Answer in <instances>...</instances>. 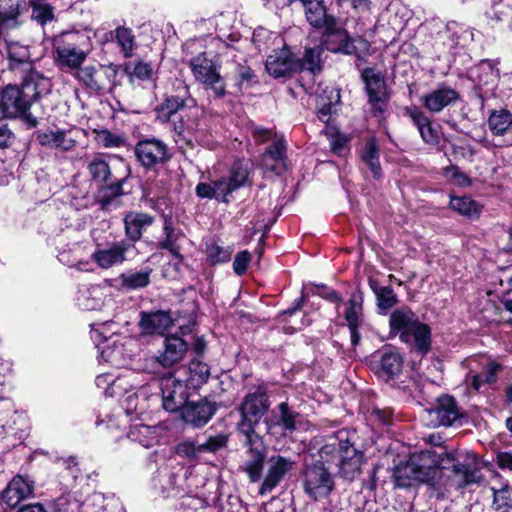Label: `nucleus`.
<instances>
[{"instance_id": "26", "label": "nucleus", "mask_w": 512, "mask_h": 512, "mask_svg": "<svg viewBox=\"0 0 512 512\" xmlns=\"http://www.w3.org/2000/svg\"><path fill=\"white\" fill-rule=\"evenodd\" d=\"M246 458L240 466L251 482H258L262 477L265 462V450L263 443L247 445Z\"/></svg>"}, {"instance_id": "31", "label": "nucleus", "mask_w": 512, "mask_h": 512, "mask_svg": "<svg viewBox=\"0 0 512 512\" xmlns=\"http://www.w3.org/2000/svg\"><path fill=\"white\" fill-rule=\"evenodd\" d=\"M269 404L265 391L257 389L249 393L240 406L241 417H254L259 419L268 409Z\"/></svg>"}, {"instance_id": "52", "label": "nucleus", "mask_w": 512, "mask_h": 512, "mask_svg": "<svg viewBox=\"0 0 512 512\" xmlns=\"http://www.w3.org/2000/svg\"><path fill=\"white\" fill-rule=\"evenodd\" d=\"M174 450L178 456L188 460H193L202 454L200 444H197L193 440H183L179 442Z\"/></svg>"}, {"instance_id": "3", "label": "nucleus", "mask_w": 512, "mask_h": 512, "mask_svg": "<svg viewBox=\"0 0 512 512\" xmlns=\"http://www.w3.org/2000/svg\"><path fill=\"white\" fill-rule=\"evenodd\" d=\"M51 89L50 78L41 72H30L21 78V86L9 85L2 91L0 109L8 118L25 117L33 102Z\"/></svg>"}, {"instance_id": "63", "label": "nucleus", "mask_w": 512, "mask_h": 512, "mask_svg": "<svg viewBox=\"0 0 512 512\" xmlns=\"http://www.w3.org/2000/svg\"><path fill=\"white\" fill-rule=\"evenodd\" d=\"M445 174L447 177L452 178L457 185L460 186H469L470 179L461 171H459L456 167L446 168Z\"/></svg>"}, {"instance_id": "55", "label": "nucleus", "mask_w": 512, "mask_h": 512, "mask_svg": "<svg viewBox=\"0 0 512 512\" xmlns=\"http://www.w3.org/2000/svg\"><path fill=\"white\" fill-rule=\"evenodd\" d=\"M97 141L106 148H118L125 144V138L121 135L102 130L97 134Z\"/></svg>"}, {"instance_id": "44", "label": "nucleus", "mask_w": 512, "mask_h": 512, "mask_svg": "<svg viewBox=\"0 0 512 512\" xmlns=\"http://www.w3.org/2000/svg\"><path fill=\"white\" fill-rule=\"evenodd\" d=\"M362 159L369 167L375 178L380 176L381 168L379 163L378 148L374 139H369L362 152Z\"/></svg>"}, {"instance_id": "9", "label": "nucleus", "mask_w": 512, "mask_h": 512, "mask_svg": "<svg viewBox=\"0 0 512 512\" xmlns=\"http://www.w3.org/2000/svg\"><path fill=\"white\" fill-rule=\"evenodd\" d=\"M190 67L196 81L211 89L214 94L221 97L225 94V84L214 61L201 53L190 61Z\"/></svg>"}, {"instance_id": "54", "label": "nucleus", "mask_w": 512, "mask_h": 512, "mask_svg": "<svg viewBox=\"0 0 512 512\" xmlns=\"http://www.w3.org/2000/svg\"><path fill=\"white\" fill-rule=\"evenodd\" d=\"M309 70L315 73L320 69V48L306 49L303 60L300 61V69Z\"/></svg>"}, {"instance_id": "27", "label": "nucleus", "mask_w": 512, "mask_h": 512, "mask_svg": "<svg viewBox=\"0 0 512 512\" xmlns=\"http://www.w3.org/2000/svg\"><path fill=\"white\" fill-rule=\"evenodd\" d=\"M429 415L434 425L450 426L460 417V412L454 398L445 395L438 398L437 404L429 411Z\"/></svg>"}, {"instance_id": "24", "label": "nucleus", "mask_w": 512, "mask_h": 512, "mask_svg": "<svg viewBox=\"0 0 512 512\" xmlns=\"http://www.w3.org/2000/svg\"><path fill=\"white\" fill-rule=\"evenodd\" d=\"M34 484L29 478L15 476L3 492L2 499L4 503L15 508L21 501L33 495Z\"/></svg>"}, {"instance_id": "19", "label": "nucleus", "mask_w": 512, "mask_h": 512, "mask_svg": "<svg viewBox=\"0 0 512 512\" xmlns=\"http://www.w3.org/2000/svg\"><path fill=\"white\" fill-rule=\"evenodd\" d=\"M126 173L121 178L113 176L108 163L100 158H93L88 164V171L92 179L97 183H109V189L114 195L122 193V185L128 176V167L125 166Z\"/></svg>"}, {"instance_id": "14", "label": "nucleus", "mask_w": 512, "mask_h": 512, "mask_svg": "<svg viewBox=\"0 0 512 512\" xmlns=\"http://www.w3.org/2000/svg\"><path fill=\"white\" fill-rule=\"evenodd\" d=\"M187 384L176 379L173 375L166 376L160 381L163 408L168 412H176L187 403Z\"/></svg>"}, {"instance_id": "30", "label": "nucleus", "mask_w": 512, "mask_h": 512, "mask_svg": "<svg viewBox=\"0 0 512 512\" xmlns=\"http://www.w3.org/2000/svg\"><path fill=\"white\" fill-rule=\"evenodd\" d=\"M488 127L493 135L505 136V146H512V114L506 109L493 110L488 117Z\"/></svg>"}, {"instance_id": "20", "label": "nucleus", "mask_w": 512, "mask_h": 512, "mask_svg": "<svg viewBox=\"0 0 512 512\" xmlns=\"http://www.w3.org/2000/svg\"><path fill=\"white\" fill-rule=\"evenodd\" d=\"M188 344L176 335L164 339L163 350L159 351L154 361L163 368H170L182 361L187 353Z\"/></svg>"}, {"instance_id": "61", "label": "nucleus", "mask_w": 512, "mask_h": 512, "mask_svg": "<svg viewBox=\"0 0 512 512\" xmlns=\"http://www.w3.org/2000/svg\"><path fill=\"white\" fill-rule=\"evenodd\" d=\"M21 14L0 15L2 36L9 30H14L21 25Z\"/></svg>"}, {"instance_id": "57", "label": "nucleus", "mask_w": 512, "mask_h": 512, "mask_svg": "<svg viewBox=\"0 0 512 512\" xmlns=\"http://www.w3.org/2000/svg\"><path fill=\"white\" fill-rule=\"evenodd\" d=\"M25 8V0H0V15L22 14Z\"/></svg>"}, {"instance_id": "1", "label": "nucleus", "mask_w": 512, "mask_h": 512, "mask_svg": "<svg viewBox=\"0 0 512 512\" xmlns=\"http://www.w3.org/2000/svg\"><path fill=\"white\" fill-rule=\"evenodd\" d=\"M442 462V457L433 450L414 453L395 467V484L406 488L426 483L429 497L444 499L451 489H460L481 479L480 471L469 463L454 464L451 475L445 477Z\"/></svg>"}, {"instance_id": "36", "label": "nucleus", "mask_w": 512, "mask_h": 512, "mask_svg": "<svg viewBox=\"0 0 512 512\" xmlns=\"http://www.w3.org/2000/svg\"><path fill=\"white\" fill-rule=\"evenodd\" d=\"M157 430L155 427L141 423L133 424L129 428L128 438L143 447H152L157 442Z\"/></svg>"}, {"instance_id": "16", "label": "nucleus", "mask_w": 512, "mask_h": 512, "mask_svg": "<svg viewBox=\"0 0 512 512\" xmlns=\"http://www.w3.org/2000/svg\"><path fill=\"white\" fill-rule=\"evenodd\" d=\"M132 249H134V245L121 240L105 246H97L91 258L100 268L109 269L124 263L127 260V254Z\"/></svg>"}, {"instance_id": "56", "label": "nucleus", "mask_w": 512, "mask_h": 512, "mask_svg": "<svg viewBox=\"0 0 512 512\" xmlns=\"http://www.w3.org/2000/svg\"><path fill=\"white\" fill-rule=\"evenodd\" d=\"M227 444V436L225 434H217L215 436H210L207 440L200 444L202 453H214L221 448L225 447Z\"/></svg>"}, {"instance_id": "15", "label": "nucleus", "mask_w": 512, "mask_h": 512, "mask_svg": "<svg viewBox=\"0 0 512 512\" xmlns=\"http://www.w3.org/2000/svg\"><path fill=\"white\" fill-rule=\"evenodd\" d=\"M295 464V460L290 457L282 455L271 456L267 461V472L260 486L259 493L261 495L270 493L293 470Z\"/></svg>"}, {"instance_id": "7", "label": "nucleus", "mask_w": 512, "mask_h": 512, "mask_svg": "<svg viewBox=\"0 0 512 512\" xmlns=\"http://www.w3.org/2000/svg\"><path fill=\"white\" fill-rule=\"evenodd\" d=\"M250 173V164L247 161L237 162L232 166L231 175L211 183L201 182L196 186V194L200 198H214L227 202V196L233 191L243 187Z\"/></svg>"}, {"instance_id": "46", "label": "nucleus", "mask_w": 512, "mask_h": 512, "mask_svg": "<svg viewBox=\"0 0 512 512\" xmlns=\"http://www.w3.org/2000/svg\"><path fill=\"white\" fill-rule=\"evenodd\" d=\"M165 238L159 242V246L162 249L168 250L172 255L179 257L180 246L178 244L182 234L180 231L175 230L169 221H165L164 224Z\"/></svg>"}, {"instance_id": "23", "label": "nucleus", "mask_w": 512, "mask_h": 512, "mask_svg": "<svg viewBox=\"0 0 512 512\" xmlns=\"http://www.w3.org/2000/svg\"><path fill=\"white\" fill-rule=\"evenodd\" d=\"M36 139L43 147L63 152L73 150L77 143L76 139L72 137L71 130L62 129L39 131Z\"/></svg>"}, {"instance_id": "18", "label": "nucleus", "mask_w": 512, "mask_h": 512, "mask_svg": "<svg viewBox=\"0 0 512 512\" xmlns=\"http://www.w3.org/2000/svg\"><path fill=\"white\" fill-rule=\"evenodd\" d=\"M265 67L274 78L286 77L300 69V61L283 45L281 49L273 50L267 57Z\"/></svg>"}, {"instance_id": "6", "label": "nucleus", "mask_w": 512, "mask_h": 512, "mask_svg": "<svg viewBox=\"0 0 512 512\" xmlns=\"http://www.w3.org/2000/svg\"><path fill=\"white\" fill-rule=\"evenodd\" d=\"M319 454L321 460L327 463L337 460L339 474L345 479L353 480L361 473L363 453L348 441L332 439L320 449Z\"/></svg>"}, {"instance_id": "37", "label": "nucleus", "mask_w": 512, "mask_h": 512, "mask_svg": "<svg viewBox=\"0 0 512 512\" xmlns=\"http://www.w3.org/2000/svg\"><path fill=\"white\" fill-rule=\"evenodd\" d=\"M450 207L468 218H477L482 211V206L468 196L451 197Z\"/></svg>"}, {"instance_id": "59", "label": "nucleus", "mask_w": 512, "mask_h": 512, "mask_svg": "<svg viewBox=\"0 0 512 512\" xmlns=\"http://www.w3.org/2000/svg\"><path fill=\"white\" fill-rule=\"evenodd\" d=\"M196 129L195 123H183L180 125H175L174 130L176 133L182 137L187 143H191L193 140H197L196 135H194Z\"/></svg>"}, {"instance_id": "43", "label": "nucleus", "mask_w": 512, "mask_h": 512, "mask_svg": "<svg viewBox=\"0 0 512 512\" xmlns=\"http://www.w3.org/2000/svg\"><path fill=\"white\" fill-rule=\"evenodd\" d=\"M81 502L70 494L62 495L47 504V512H80Z\"/></svg>"}, {"instance_id": "38", "label": "nucleus", "mask_w": 512, "mask_h": 512, "mask_svg": "<svg viewBox=\"0 0 512 512\" xmlns=\"http://www.w3.org/2000/svg\"><path fill=\"white\" fill-rule=\"evenodd\" d=\"M151 271V269L147 268L142 271L122 273L119 276L121 286L128 290L144 288L150 283Z\"/></svg>"}, {"instance_id": "58", "label": "nucleus", "mask_w": 512, "mask_h": 512, "mask_svg": "<svg viewBox=\"0 0 512 512\" xmlns=\"http://www.w3.org/2000/svg\"><path fill=\"white\" fill-rule=\"evenodd\" d=\"M235 77L238 85H250L255 80V74L252 69L244 64H239L235 71Z\"/></svg>"}, {"instance_id": "51", "label": "nucleus", "mask_w": 512, "mask_h": 512, "mask_svg": "<svg viewBox=\"0 0 512 512\" xmlns=\"http://www.w3.org/2000/svg\"><path fill=\"white\" fill-rule=\"evenodd\" d=\"M75 77L81 81L87 88L91 90L101 89L98 80L96 79L97 70L94 66H85L83 68L75 69Z\"/></svg>"}, {"instance_id": "32", "label": "nucleus", "mask_w": 512, "mask_h": 512, "mask_svg": "<svg viewBox=\"0 0 512 512\" xmlns=\"http://www.w3.org/2000/svg\"><path fill=\"white\" fill-rule=\"evenodd\" d=\"M106 293L100 285L83 287L79 290L77 304L83 310H98L104 305Z\"/></svg>"}, {"instance_id": "28", "label": "nucleus", "mask_w": 512, "mask_h": 512, "mask_svg": "<svg viewBox=\"0 0 512 512\" xmlns=\"http://www.w3.org/2000/svg\"><path fill=\"white\" fill-rule=\"evenodd\" d=\"M139 324L142 331L146 334L163 335L164 332L173 326V319L170 313L165 311L143 312Z\"/></svg>"}, {"instance_id": "42", "label": "nucleus", "mask_w": 512, "mask_h": 512, "mask_svg": "<svg viewBox=\"0 0 512 512\" xmlns=\"http://www.w3.org/2000/svg\"><path fill=\"white\" fill-rule=\"evenodd\" d=\"M95 382L96 385L99 388H103L105 394L110 397L121 395L122 392L127 391V389L123 386V378H114L112 375L108 373H104L97 376Z\"/></svg>"}, {"instance_id": "45", "label": "nucleus", "mask_w": 512, "mask_h": 512, "mask_svg": "<svg viewBox=\"0 0 512 512\" xmlns=\"http://www.w3.org/2000/svg\"><path fill=\"white\" fill-rule=\"evenodd\" d=\"M370 287L376 295L379 309L388 310L397 303V296L391 288L379 286L372 280H370Z\"/></svg>"}, {"instance_id": "11", "label": "nucleus", "mask_w": 512, "mask_h": 512, "mask_svg": "<svg viewBox=\"0 0 512 512\" xmlns=\"http://www.w3.org/2000/svg\"><path fill=\"white\" fill-rule=\"evenodd\" d=\"M374 116L382 115L387 108V87L383 75L373 68H365L361 73Z\"/></svg>"}, {"instance_id": "29", "label": "nucleus", "mask_w": 512, "mask_h": 512, "mask_svg": "<svg viewBox=\"0 0 512 512\" xmlns=\"http://www.w3.org/2000/svg\"><path fill=\"white\" fill-rule=\"evenodd\" d=\"M195 109L196 101L189 96L188 90L184 87V94L167 97L158 108V117L163 120H169L173 115L184 109Z\"/></svg>"}, {"instance_id": "47", "label": "nucleus", "mask_w": 512, "mask_h": 512, "mask_svg": "<svg viewBox=\"0 0 512 512\" xmlns=\"http://www.w3.org/2000/svg\"><path fill=\"white\" fill-rule=\"evenodd\" d=\"M231 247H223L217 241H211L206 245V254L212 265L228 262L232 255Z\"/></svg>"}, {"instance_id": "12", "label": "nucleus", "mask_w": 512, "mask_h": 512, "mask_svg": "<svg viewBox=\"0 0 512 512\" xmlns=\"http://www.w3.org/2000/svg\"><path fill=\"white\" fill-rule=\"evenodd\" d=\"M333 478L329 468L323 463H316L307 466L303 475L304 491L313 499L324 497L329 494L333 488Z\"/></svg>"}, {"instance_id": "17", "label": "nucleus", "mask_w": 512, "mask_h": 512, "mask_svg": "<svg viewBox=\"0 0 512 512\" xmlns=\"http://www.w3.org/2000/svg\"><path fill=\"white\" fill-rule=\"evenodd\" d=\"M6 50L10 62V68L19 74L20 78L30 72H38L31 61L29 46L5 36Z\"/></svg>"}, {"instance_id": "53", "label": "nucleus", "mask_w": 512, "mask_h": 512, "mask_svg": "<svg viewBox=\"0 0 512 512\" xmlns=\"http://www.w3.org/2000/svg\"><path fill=\"white\" fill-rule=\"evenodd\" d=\"M32 15L31 17L39 24L45 25L47 22L53 20V8L42 2H32Z\"/></svg>"}, {"instance_id": "64", "label": "nucleus", "mask_w": 512, "mask_h": 512, "mask_svg": "<svg viewBox=\"0 0 512 512\" xmlns=\"http://www.w3.org/2000/svg\"><path fill=\"white\" fill-rule=\"evenodd\" d=\"M267 512H295V509L290 503L276 499L269 504Z\"/></svg>"}, {"instance_id": "21", "label": "nucleus", "mask_w": 512, "mask_h": 512, "mask_svg": "<svg viewBox=\"0 0 512 512\" xmlns=\"http://www.w3.org/2000/svg\"><path fill=\"white\" fill-rule=\"evenodd\" d=\"M286 144L283 137H276L261 158L265 173L281 175L286 170Z\"/></svg>"}, {"instance_id": "5", "label": "nucleus", "mask_w": 512, "mask_h": 512, "mask_svg": "<svg viewBox=\"0 0 512 512\" xmlns=\"http://www.w3.org/2000/svg\"><path fill=\"white\" fill-rule=\"evenodd\" d=\"M112 325L113 323L92 325L91 339L98 349L100 360L115 367L126 366L132 353L126 348L127 341L120 336H114V332L110 331Z\"/></svg>"}, {"instance_id": "60", "label": "nucleus", "mask_w": 512, "mask_h": 512, "mask_svg": "<svg viewBox=\"0 0 512 512\" xmlns=\"http://www.w3.org/2000/svg\"><path fill=\"white\" fill-rule=\"evenodd\" d=\"M251 255L247 250L237 253L233 263V269L236 274L242 275L246 272Z\"/></svg>"}, {"instance_id": "22", "label": "nucleus", "mask_w": 512, "mask_h": 512, "mask_svg": "<svg viewBox=\"0 0 512 512\" xmlns=\"http://www.w3.org/2000/svg\"><path fill=\"white\" fill-rule=\"evenodd\" d=\"M215 412V405L203 399L187 402L181 409V418L185 423L199 428L207 424Z\"/></svg>"}, {"instance_id": "4", "label": "nucleus", "mask_w": 512, "mask_h": 512, "mask_svg": "<svg viewBox=\"0 0 512 512\" xmlns=\"http://www.w3.org/2000/svg\"><path fill=\"white\" fill-rule=\"evenodd\" d=\"M390 336H399L400 340L412 350L427 353L431 346V330L419 321L416 314L407 307L395 309L389 317Z\"/></svg>"}, {"instance_id": "25", "label": "nucleus", "mask_w": 512, "mask_h": 512, "mask_svg": "<svg viewBox=\"0 0 512 512\" xmlns=\"http://www.w3.org/2000/svg\"><path fill=\"white\" fill-rule=\"evenodd\" d=\"M459 93L450 87L441 86L421 98L423 106L432 113H439L444 108L459 100Z\"/></svg>"}, {"instance_id": "50", "label": "nucleus", "mask_w": 512, "mask_h": 512, "mask_svg": "<svg viewBox=\"0 0 512 512\" xmlns=\"http://www.w3.org/2000/svg\"><path fill=\"white\" fill-rule=\"evenodd\" d=\"M345 319L349 329H353V327H360L363 322L362 305L355 297H352L348 301V307L345 311Z\"/></svg>"}, {"instance_id": "41", "label": "nucleus", "mask_w": 512, "mask_h": 512, "mask_svg": "<svg viewBox=\"0 0 512 512\" xmlns=\"http://www.w3.org/2000/svg\"><path fill=\"white\" fill-rule=\"evenodd\" d=\"M114 40L117 42L125 58L133 55L136 40L133 31L126 26H117L114 30Z\"/></svg>"}, {"instance_id": "8", "label": "nucleus", "mask_w": 512, "mask_h": 512, "mask_svg": "<svg viewBox=\"0 0 512 512\" xmlns=\"http://www.w3.org/2000/svg\"><path fill=\"white\" fill-rule=\"evenodd\" d=\"M469 369L465 377V383L469 390L480 392L485 384H493L501 370L500 364L491 361L485 356H475L466 361Z\"/></svg>"}, {"instance_id": "34", "label": "nucleus", "mask_w": 512, "mask_h": 512, "mask_svg": "<svg viewBox=\"0 0 512 512\" xmlns=\"http://www.w3.org/2000/svg\"><path fill=\"white\" fill-rule=\"evenodd\" d=\"M153 222V218L144 213H129L124 218L125 233L131 241L141 238L143 229Z\"/></svg>"}, {"instance_id": "35", "label": "nucleus", "mask_w": 512, "mask_h": 512, "mask_svg": "<svg viewBox=\"0 0 512 512\" xmlns=\"http://www.w3.org/2000/svg\"><path fill=\"white\" fill-rule=\"evenodd\" d=\"M408 113L414 125L417 127L422 139L428 144L438 143L437 131L432 127L428 117L416 108L409 110Z\"/></svg>"}, {"instance_id": "40", "label": "nucleus", "mask_w": 512, "mask_h": 512, "mask_svg": "<svg viewBox=\"0 0 512 512\" xmlns=\"http://www.w3.org/2000/svg\"><path fill=\"white\" fill-rule=\"evenodd\" d=\"M189 376L187 385L192 388H199L204 385L210 376V369L206 363L199 360H192L188 366Z\"/></svg>"}, {"instance_id": "10", "label": "nucleus", "mask_w": 512, "mask_h": 512, "mask_svg": "<svg viewBox=\"0 0 512 512\" xmlns=\"http://www.w3.org/2000/svg\"><path fill=\"white\" fill-rule=\"evenodd\" d=\"M77 36V33H63L54 39L55 59L59 66L75 70L85 61L87 53L76 45Z\"/></svg>"}, {"instance_id": "2", "label": "nucleus", "mask_w": 512, "mask_h": 512, "mask_svg": "<svg viewBox=\"0 0 512 512\" xmlns=\"http://www.w3.org/2000/svg\"><path fill=\"white\" fill-rule=\"evenodd\" d=\"M289 4L301 2L304 7L306 20L315 28H324L330 39L327 41V49L334 52L354 54L359 58L366 54L370 44L368 41L357 38L352 39L348 33L338 27L335 17L328 13L324 0H288Z\"/></svg>"}, {"instance_id": "13", "label": "nucleus", "mask_w": 512, "mask_h": 512, "mask_svg": "<svg viewBox=\"0 0 512 512\" xmlns=\"http://www.w3.org/2000/svg\"><path fill=\"white\" fill-rule=\"evenodd\" d=\"M135 155L140 164L145 168H152L170 159L167 145L156 138L139 141L135 146Z\"/></svg>"}, {"instance_id": "33", "label": "nucleus", "mask_w": 512, "mask_h": 512, "mask_svg": "<svg viewBox=\"0 0 512 512\" xmlns=\"http://www.w3.org/2000/svg\"><path fill=\"white\" fill-rule=\"evenodd\" d=\"M402 365L403 359L397 350H384L377 366V374L382 378L390 379L401 372Z\"/></svg>"}, {"instance_id": "48", "label": "nucleus", "mask_w": 512, "mask_h": 512, "mask_svg": "<svg viewBox=\"0 0 512 512\" xmlns=\"http://www.w3.org/2000/svg\"><path fill=\"white\" fill-rule=\"evenodd\" d=\"M259 419L254 417H242L238 424V430L245 436V445L263 443L260 436L255 432V425Z\"/></svg>"}, {"instance_id": "62", "label": "nucleus", "mask_w": 512, "mask_h": 512, "mask_svg": "<svg viewBox=\"0 0 512 512\" xmlns=\"http://www.w3.org/2000/svg\"><path fill=\"white\" fill-rule=\"evenodd\" d=\"M13 132L5 119H0V148L7 147L13 140Z\"/></svg>"}, {"instance_id": "39", "label": "nucleus", "mask_w": 512, "mask_h": 512, "mask_svg": "<svg viewBox=\"0 0 512 512\" xmlns=\"http://www.w3.org/2000/svg\"><path fill=\"white\" fill-rule=\"evenodd\" d=\"M493 493L492 508L496 512L508 511L512 508V488L508 483H500L491 487Z\"/></svg>"}, {"instance_id": "49", "label": "nucleus", "mask_w": 512, "mask_h": 512, "mask_svg": "<svg viewBox=\"0 0 512 512\" xmlns=\"http://www.w3.org/2000/svg\"><path fill=\"white\" fill-rule=\"evenodd\" d=\"M280 416L276 421V425L282 426L285 431L292 432L296 429V422L299 418V414L289 408L287 403L282 402L279 405Z\"/></svg>"}]
</instances>
